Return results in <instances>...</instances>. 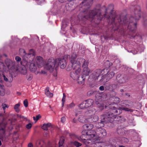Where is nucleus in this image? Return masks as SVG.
<instances>
[{
	"instance_id": "nucleus-30",
	"label": "nucleus",
	"mask_w": 147,
	"mask_h": 147,
	"mask_svg": "<svg viewBox=\"0 0 147 147\" xmlns=\"http://www.w3.org/2000/svg\"><path fill=\"white\" fill-rule=\"evenodd\" d=\"M23 67L20 68V71L22 74L25 75L27 73V71L25 67V65Z\"/></svg>"
},
{
	"instance_id": "nucleus-27",
	"label": "nucleus",
	"mask_w": 147,
	"mask_h": 147,
	"mask_svg": "<svg viewBox=\"0 0 147 147\" xmlns=\"http://www.w3.org/2000/svg\"><path fill=\"white\" fill-rule=\"evenodd\" d=\"M86 106V103H85L84 101L79 105L78 107L81 109H84L87 108Z\"/></svg>"
},
{
	"instance_id": "nucleus-43",
	"label": "nucleus",
	"mask_w": 147,
	"mask_h": 147,
	"mask_svg": "<svg viewBox=\"0 0 147 147\" xmlns=\"http://www.w3.org/2000/svg\"><path fill=\"white\" fill-rule=\"evenodd\" d=\"M8 82H11L13 80L12 76L11 75H10L8 77L7 76Z\"/></svg>"
},
{
	"instance_id": "nucleus-21",
	"label": "nucleus",
	"mask_w": 147,
	"mask_h": 147,
	"mask_svg": "<svg viewBox=\"0 0 147 147\" xmlns=\"http://www.w3.org/2000/svg\"><path fill=\"white\" fill-rule=\"evenodd\" d=\"M84 101L87 108L92 106L94 102L93 100L91 99H88L84 100Z\"/></svg>"
},
{
	"instance_id": "nucleus-20",
	"label": "nucleus",
	"mask_w": 147,
	"mask_h": 147,
	"mask_svg": "<svg viewBox=\"0 0 147 147\" xmlns=\"http://www.w3.org/2000/svg\"><path fill=\"white\" fill-rule=\"evenodd\" d=\"M99 119V117L97 116L90 117H88V122L92 123L96 122Z\"/></svg>"
},
{
	"instance_id": "nucleus-37",
	"label": "nucleus",
	"mask_w": 147,
	"mask_h": 147,
	"mask_svg": "<svg viewBox=\"0 0 147 147\" xmlns=\"http://www.w3.org/2000/svg\"><path fill=\"white\" fill-rule=\"evenodd\" d=\"M41 117V115L40 114H39L37 115H36V117H33V119L36 122Z\"/></svg>"
},
{
	"instance_id": "nucleus-10",
	"label": "nucleus",
	"mask_w": 147,
	"mask_h": 147,
	"mask_svg": "<svg viewBox=\"0 0 147 147\" xmlns=\"http://www.w3.org/2000/svg\"><path fill=\"white\" fill-rule=\"evenodd\" d=\"M23 65H26L29 68L30 71L32 72H35L37 68L36 64L34 59L31 60L28 59L21 63Z\"/></svg>"
},
{
	"instance_id": "nucleus-63",
	"label": "nucleus",
	"mask_w": 147,
	"mask_h": 147,
	"mask_svg": "<svg viewBox=\"0 0 147 147\" xmlns=\"http://www.w3.org/2000/svg\"><path fill=\"white\" fill-rule=\"evenodd\" d=\"M70 57V56H69V55H67V57Z\"/></svg>"
},
{
	"instance_id": "nucleus-22",
	"label": "nucleus",
	"mask_w": 147,
	"mask_h": 147,
	"mask_svg": "<svg viewBox=\"0 0 147 147\" xmlns=\"http://www.w3.org/2000/svg\"><path fill=\"white\" fill-rule=\"evenodd\" d=\"M83 127L84 129L89 130L92 129L94 127V125L91 124H87L84 125Z\"/></svg>"
},
{
	"instance_id": "nucleus-51",
	"label": "nucleus",
	"mask_w": 147,
	"mask_h": 147,
	"mask_svg": "<svg viewBox=\"0 0 147 147\" xmlns=\"http://www.w3.org/2000/svg\"><path fill=\"white\" fill-rule=\"evenodd\" d=\"M143 50H144V49H142V51H135L134 53H133L134 54H136L137 53H138V52H139V53H141L143 51Z\"/></svg>"
},
{
	"instance_id": "nucleus-18",
	"label": "nucleus",
	"mask_w": 147,
	"mask_h": 147,
	"mask_svg": "<svg viewBox=\"0 0 147 147\" xmlns=\"http://www.w3.org/2000/svg\"><path fill=\"white\" fill-rule=\"evenodd\" d=\"M78 119L80 122L82 123L88 122V117H86L85 113L84 115H80Z\"/></svg>"
},
{
	"instance_id": "nucleus-17",
	"label": "nucleus",
	"mask_w": 147,
	"mask_h": 147,
	"mask_svg": "<svg viewBox=\"0 0 147 147\" xmlns=\"http://www.w3.org/2000/svg\"><path fill=\"white\" fill-rule=\"evenodd\" d=\"M36 64L38 68H40L42 67L44 64L43 58L40 56H37L36 58Z\"/></svg>"
},
{
	"instance_id": "nucleus-52",
	"label": "nucleus",
	"mask_w": 147,
	"mask_h": 147,
	"mask_svg": "<svg viewBox=\"0 0 147 147\" xmlns=\"http://www.w3.org/2000/svg\"><path fill=\"white\" fill-rule=\"evenodd\" d=\"M81 111L77 110L76 111V116H77V115L80 114H81Z\"/></svg>"
},
{
	"instance_id": "nucleus-35",
	"label": "nucleus",
	"mask_w": 147,
	"mask_h": 147,
	"mask_svg": "<svg viewBox=\"0 0 147 147\" xmlns=\"http://www.w3.org/2000/svg\"><path fill=\"white\" fill-rule=\"evenodd\" d=\"M20 106V104L19 103L15 105L14 106V109L18 113L19 111V107Z\"/></svg>"
},
{
	"instance_id": "nucleus-31",
	"label": "nucleus",
	"mask_w": 147,
	"mask_h": 147,
	"mask_svg": "<svg viewBox=\"0 0 147 147\" xmlns=\"http://www.w3.org/2000/svg\"><path fill=\"white\" fill-rule=\"evenodd\" d=\"M2 77L3 78L4 80L5 81L8 82L7 77H6L5 75L3 74L2 75H1V74L0 75V82H3Z\"/></svg>"
},
{
	"instance_id": "nucleus-12",
	"label": "nucleus",
	"mask_w": 147,
	"mask_h": 147,
	"mask_svg": "<svg viewBox=\"0 0 147 147\" xmlns=\"http://www.w3.org/2000/svg\"><path fill=\"white\" fill-rule=\"evenodd\" d=\"M102 96V94L99 93H97L95 95L96 103L97 107L101 110H102L104 108V105L101 102V98Z\"/></svg>"
},
{
	"instance_id": "nucleus-38",
	"label": "nucleus",
	"mask_w": 147,
	"mask_h": 147,
	"mask_svg": "<svg viewBox=\"0 0 147 147\" xmlns=\"http://www.w3.org/2000/svg\"><path fill=\"white\" fill-rule=\"evenodd\" d=\"M110 85H107V86L105 87V89L107 90H113V88Z\"/></svg>"
},
{
	"instance_id": "nucleus-5",
	"label": "nucleus",
	"mask_w": 147,
	"mask_h": 147,
	"mask_svg": "<svg viewBox=\"0 0 147 147\" xmlns=\"http://www.w3.org/2000/svg\"><path fill=\"white\" fill-rule=\"evenodd\" d=\"M66 65V61L64 58H57L55 59L53 58L49 59L45 65V68L51 72L55 68L56 70L59 65L61 69L64 68Z\"/></svg>"
},
{
	"instance_id": "nucleus-46",
	"label": "nucleus",
	"mask_w": 147,
	"mask_h": 147,
	"mask_svg": "<svg viewBox=\"0 0 147 147\" xmlns=\"http://www.w3.org/2000/svg\"><path fill=\"white\" fill-rule=\"evenodd\" d=\"M15 60L18 63H19L21 61V59L19 56H16L15 57Z\"/></svg>"
},
{
	"instance_id": "nucleus-6",
	"label": "nucleus",
	"mask_w": 147,
	"mask_h": 147,
	"mask_svg": "<svg viewBox=\"0 0 147 147\" xmlns=\"http://www.w3.org/2000/svg\"><path fill=\"white\" fill-rule=\"evenodd\" d=\"M111 99L114 101L113 103H111L109 102L107 103L106 105H105V108L108 109H109L112 111H113V112L116 114V115L119 114L121 113V110H123L125 111H129L132 112L133 110L131 109L128 108L127 107H122L119 109H117L115 106L114 105V104L119 103L120 102V98L117 97L113 96L111 97Z\"/></svg>"
},
{
	"instance_id": "nucleus-39",
	"label": "nucleus",
	"mask_w": 147,
	"mask_h": 147,
	"mask_svg": "<svg viewBox=\"0 0 147 147\" xmlns=\"http://www.w3.org/2000/svg\"><path fill=\"white\" fill-rule=\"evenodd\" d=\"M121 140L123 142L127 143L129 142V140L126 138H122Z\"/></svg>"
},
{
	"instance_id": "nucleus-33",
	"label": "nucleus",
	"mask_w": 147,
	"mask_h": 147,
	"mask_svg": "<svg viewBox=\"0 0 147 147\" xmlns=\"http://www.w3.org/2000/svg\"><path fill=\"white\" fill-rule=\"evenodd\" d=\"M1 107L4 110V113L5 112V109L6 108H8L9 107L8 105H7L5 103H2L1 105Z\"/></svg>"
},
{
	"instance_id": "nucleus-42",
	"label": "nucleus",
	"mask_w": 147,
	"mask_h": 147,
	"mask_svg": "<svg viewBox=\"0 0 147 147\" xmlns=\"http://www.w3.org/2000/svg\"><path fill=\"white\" fill-rule=\"evenodd\" d=\"M37 1V3L39 5H41L44 2V0H35Z\"/></svg>"
},
{
	"instance_id": "nucleus-34",
	"label": "nucleus",
	"mask_w": 147,
	"mask_h": 147,
	"mask_svg": "<svg viewBox=\"0 0 147 147\" xmlns=\"http://www.w3.org/2000/svg\"><path fill=\"white\" fill-rule=\"evenodd\" d=\"M76 147H79L82 145V144L77 141H74L71 142Z\"/></svg>"
},
{
	"instance_id": "nucleus-55",
	"label": "nucleus",
	"mask_w": 147,
	"mask_h": 147,
	"mask_svg": "<svg viewBox=\"0 0 147 147\" xmlns=\"http://www.w3.org/2000/svg\"><path fill=\"white\" fill-rule=\"evenodd\" d=\"M33 145L31 143H29L28 145V147H32Z\"/></svg>"
},
{
	"instance_id": "nucleus-24",
	"label": "nucleus",
	"mask_w": 147,
	"mask_h": 147,
	"mask_svg": "<svg viewBox=\"0 0 147 147\" xmlns=\"http://www.w3.org/2000/svg\"><path fill=\"white\" fill-rule=\"evenodd\" d=\"M85 79V76H83L81 75L80 76H79L78 78L77 79L78 80V83L79 84H82L84 82Z\"/></svg>"
},
{
	"instance_id": "nucleus-56",
	"label": "nucleus",
	"mask_w": 147,
	"mask_h": 147,
	"mask_svg": "<svg viewBox=\"0 0 147 147\" xmlns=\"http://www.w3.org/2000/svg\"><path fill=\"white\" fill-rule=\"evenodd\" d=\"M41 73L42 74H45L46 73V71L45 70V71H41Z\"/></svg>"
},
{
	"instance_id": "nucleus-49",
	"label": "nucleus",
	"mask_w": 147,
	"mask_h": 147,
	"mask_svg": "<svg viewBox=\"0 0 147 147\" xmlns=\"http://www.w3.org/2000/svg\"><path fill=\"white\" fill-rule=\"evenodd\" d=\"M111 85L112 86L113 90L115 89L117 85L115 84H111Z\"/></svg>"
},
{
	"instance_id": "nucleus-7",
	"label": "nucleus",
	"mask_w": 147,
	"mask_h": 147,
	"mask_svg": "<svg viewBox=\"0 0 147 147\" xmlns=\"http://www.w3.org/2000/svg\"><path fill=\"white\" fill-rule=\"evenodd\" d=\"M115 117V115L111 111L106 112L101 116V121L100 123H96V127L97 128V129L100 127V125H102L101 123H107L108 122H111L114 118Z\"/></svg>"
},
{
	"instance_id": "nucleus-45",
	"label": "nucleus",
	"mask_w": 147,
	"mask_h": 147,
	"mask_svg": "<svg viewBox=\"0 0 147 147\" xmlns=\"http://www.w3.org/2000/svg\"><path fill=\"white\" fill-rule=\"evenodd\" d=\"M33 77L32 75V74H30L29 75L27 76V78L28 80H31Z\"/></svg>"
},
{
	"instance_id": "nucleus-25",
	"label": "nucleus",
	"mask_w": 147,
	"mask_h": 147,
	"mask_svg": "<svg viewBox=\"0 0 147 147\" xmlns=\"http://www.w3.org/2000/svg\"><path fill=\"white\" fill-rule=\"evenodd\" d=\"M45 93L46 95L49 97H52L53 94L52 93H51L49 91V88L47 87L45 90Z\"/></svg>"
},
{
	"instance_id": "nucleus-26",
	"label": "nucleus",
	"mask_w": 147,
	"mask_h": 147,
	"mask_svg": "<svg viewBox=\"0 0 147 147\" xmlns=\"http://www.w3.org/2000/svg\"><path fill=\"white\" fill-rule=\"evenodd\" d=\"M92 1L93 0H84L82 2V3L85 5L90 6L92 4Z\"/></svg>"
},
{
	"instance_id": "nucleus-53",
	"label": "nucleus",
	"mask_w": 147,
	"mask_h": 147,
	"mask_svg": "<svg viewBox=\"0 0 147 147\" xmlns=\"http://www.w3.org/2000/svg\"><path fill=\"white\" fill-rule=\"evenodd\" d=\"M75 106V104L73 102L70 104L69 106V107L70 108H71Z\"/></svg>"
},
{
	"instance_id": "nucleus-1",
	"label": "nucleus",
	"mask_w": 147,
	"mask_h": 147,
	"mask_svg": "<svg viewBox=\"0 0 147 147\" xmlns=\"http://www.w3.org/2000/svg\"><path fill=\"white\" fill-rule=\"evenodd\" d=\"M134 13L135 18L133 17H131L129 18V22H126L125 17L123 21L122 20L121 16L119 15H117L115 14H111L110 16H107V11L108 9H106V13L104 17L107 18L109 20V22L111 24L112 28L114 30H118L119 26L123 24L127 27L128 29L132 31L135 30L136 28V21L138 20L140 17V7L139 5H136L134 7Z\"/></svg>"
},
{
	"instance_id": "nucleus-16",
	"label": "nucleus",
	"mask_w": 147,
	"mask_h": 147,
	"mask_svg": "<svg viewBox=\"0 0 147 147\" xmlns=\"http://www.w3.org/2000/svg\"><path fill=\"white\" fill-rule=\"evenodd\" d=\"M26 59L33 60L34 57V51L33 49H30L29 51V53H26Z\"/></svg>"
},
{
	"instance_id": "nucleus-15",
	"label": "nucleus",
	"mask_w": 147,
	"mask_h": 147,
	"mask_svg": "<svg viewBox=\"0 0 147 147\" xmlns=\"http://www.w3.org/2000/svg\"><path fill=\"white\" fill-rule=\"evenodd\" d=\"M116 79L117 82L121 84L125 83L127 81L125 76L120 74H118L117 75Z\"/></svg>"
},
{
	"instance_id": "nucleus-64",
	"label": "nucleus",
	"mask_w": 147,
	"mask_h": 147,
	"mask_svg": "<svg viewBox=\"0 0 147 147\" xmlns=\"http://www.w3.org/2000/svg\"><path fill=\"white\" fill-rule=\"evenodd\" d=\"M118 60L115 61V62H116V61H117Z\"/></svg>"
},
{
	"instance_id": "nucleus-9",
	"label": "nucleus",
	"mask_w": 147,
	"mask_h": 147,
	"mask_svg": "<svg viewBox=\"0 0 147 147\" xmlns=\"http://www.w3.org/2000/svg\"><path fill=\"white\" fill-rule=\"evenodd\" d=\"M76 61L77 64H80V68L81 65L82 64V66L83 69L82 75L85 76H88L90 73V69L88 67V62L86 61L84 59L82 58H78Z\"/></svg>"
},
{
	"instance_id": "nucleus-32",
	"label": "nucleus",
	"mask_w": 147,
	"mask_h": 147,
	"mask_svg": "<svg viewBox=\"0 0 147 147\" xmlns=\"http://www.w3.org/2000/svg\"><path fill=\"white\" fill-rule=\"evenodd\" d=\"M64 141V139L63 137H61L59 142V147H63V144Z\"/></svg>"
},
{
	"instance_id": "nucleus-48",
	"label": "nucleus",
	"mask_w": 147,
	"mask_h": 147,
	"mask_svg": "<svg viewBox=\"0 0 147 147\" xmlns=\"http://www.w3.org/2000/svg\"><path fill=\"white\" fill-rule=\"evenodd\" d=\"M32 125L30 123H29L26 126V127L27 128L29 129L32 127Z\"/></svg>"
},
{
	"instance_id": "nucleus-59",
	"label": "nucleus",
	"mask_w": 147,
	"mask_h": 147,
	"mask_svg": "<svg viewBox=\"0 0 147 147\" xmlns=\"http://www.w3.org/2000/svg\"><path fill=\"white\" fill-rule=\"evenodd\" d=\"M77 120L75 119H74L73 120V122L74 123H76Z\"/></svg>"
},
{
	"instance_id": "nucleus-8",
	"label": "nucleus",
	"mask_w": 147,
	"mask_h": 147,
	"mask_svg": "<svg viewBox=\"0 0 147 147\" xmlns=\"http://www.w3.org/2000/svg\"><path fill=\"white\" fill-rule=\"evenodd\" d=\"M5 66L2 61L0 59V71H8L9 69L12 70L15 67V62L7 59L5 61Z\"/></svg>"
},
{
	"instance_id": "nucleus-4",
	"label": "nucleus",
	"mask_w": 147,
	"mask_h": 147,
	"mask_svg": "<svg viewBox=\"0 0 147 147\" xmlns=\"http://www.w3.org/2000/svg\"><path fill=\"white\" fill-rule=\"evenodd\" d=\"M77 57L75 53H72L70 59L71 64L68 65L66 69L67 71H69L72 69L76 70L75 71L71 72L70 74V77L74 80H77L78 78L81 71L80 64H77L76 60Z\"/></svg>"
},
{
	"instance_id": "nucleus-11",
	"label": "nucleus",
	"mask_w": 147,
	"mask_h": 147,
	"mask_svg": "<svg viewBox=\"0 0 147 147\" xmlns=\"http://www.w3.org/2000/svg\"><path fill=\"white\" fill-rule=\"evenodd\" d=\"M103 71V70L100 69L95 70L90 75L88 79V81L92 82V83L94 82L96 80L98 79Z\"/></svg>"
},
{
	"instance_id": "nucleus-54",
	"label": "nucleus",
	"mask_w": 147,
	"mask_h": 147,
	"mask_svg": "<svg viewBox=\"0 0 147 147\" xmlns=\"http://www.w3.org/2000/svg\"><path fill=\"white\" fill-rule=\"evenodd\" d=\"M99 89L101 91H103L104 90V87L103 86H101L99 87Z\"/></svg>"
},
{
	"instance_id": "nucleus-23",
	"label": "nucleus",
	"mask_w": 147,
	"mask_h": 147,
	"mask_svg": "<svg viewBox=\"0 0 147 147\" xmlns=\"http://www.w3.org/2000/svg\"><path fill=\"white\" fill-rule=\"evenodd\" d=\"M6 124L4 122L0 123V130L2 131V133L4 134L5 132V128L6 127Z\"/></svg>"
},
{
	"instance_id": "nucleus-62",
	"label": "nucleus",
	"mask_w": 147,
	"mask_h": 147,
	"mask_svg": "<svg viewBox=\"0 0 147 147\" xmlns=\"http://www.w3.org/2000/svg\"><path fill=\"white\" fill-rule=\"evenodd\" d=\"M2 145V143L1 140H0V146H1Z\"/></svg>"
},
{
	"instance_id": "nucleus-3",
	"label": "nucleus",
	"mask_w": 147,
	"mask_h": 147,
	"mask_svg": "<svg viewBox=\"0 0 147 147\" xmlns=\"http://www.w3.org/2000/svg\"><path fill=\"white\" fill-rule=\"evenodd\" d=\"M102 125H100V127L97 129L95 134H88L87 133H86V135L84 136L86 139L83 138V136H80V138L81 140H83V142L85 144L87 145L88 144H93V143L96 140L99 139L100 137L105 136H106L107 133L106 130L101 128L104 126V124L103 123H101Z\"/></svg>"
},
{
	"instance_id": "nucleus-41",
	"label": "nucleus",
	"mask_w": 147,
	"mask_h": 147,
	"mask_svg": "<svg viewBox=\"0 0 147 147\" xmlns=\"http://www.w3.org/2000/svg\"><path fill=\"white\" fill-rule=\"evenodd\" d=\"M66 26L67 24H65V22L64 21H63L62 23L61 29L63 30H64L63 29H64Z\"/></svg>"
},
{
	"instance_id": "nucleus-36",
	"label": "nucleus",
	"mask_w": 147,
	"mask_h": 147,
	"mask_svg": "<svg viewBox=\"0 0 147 147\" xmlns=\"http://www.w3.org/2000/svg\"><path fill=\"white\" fill-rule=\"evenodd\" d=\"M66 98V96L65 95V94L64 93H63V98H62V100H61L62 102V107H63L64 105V104L65 102V100Z\"/></svg>"
},
{
	"instance_id": "nucleus-44",
	"label": "nucleus",
	"mask_w": 147,
	"mask_h": 147,
	"mask_svg": "<svg viewBox=\"0 0 147 147\" xmlns=\"http://www.w3.org/2000/svg\"><path fill=\"white\" fill-rule=\"evenodd\" d=\"M94 92L92 90H90L88 91L87 93V95L88 96H90L92 95Z\"/></svg>"
},
{
	"instance_id": "nucleus-61",
	"label": "nucleus",
	"mask_w": 147,
	"mask_h": 147,
	"mask_svg": "<svg viewBox=\"0 0 147 147\" xmlns=\"http://www.w3.org/2000/svg\"><path fill=\"white\" fill-rule=\"evenodd\" d=\"M53 75L55 77H56L57 76V74H53Z\"/></svg>"
},
{
	"instance_id": "nucleus-40",
	"label": "nucleus",
	"mask_w": 147,
	"mask_h": 147,
	"mask_svg": "<svg viewBox=\"0 0 147 147\" xmlns=\"http://www.w3.org/2000/svg\"><path fill=\"white\" fill-rule=\"evenodd\" d=\"M117 132L118 134H120L123 132V129L122 128H117Z\"/></svg>"
},
{
	"instance_id": "nucleus-19",
	"label": "nucleus",
	"mask_w": 147,
	"mask_h": 147,
	"mask_svg": "<svg viewBox=\"0 0 147 147\" xmlns=\"http://www.w3.org/2000/svg\"><path fill=\"white\" fill-rule=\"evenodd\" d=\"M19 52L20 54L22 56L23 60L21 62V63L22 62H24V61L27 60L26 59V53L25 51L24 50L22 49H19Z\"/></svg>"
},
{
	"instance_id": "nucleus-29",
	"label": "nucleus",
	"mask_w": 147,
	"mask_h": 147,
	"mask_svg": "<svg viewBox=\"0 0 147 147\" xmlns=\"http://www.w3.org/2000/svg\"><path fill=\"white\" fill-rule=\"evenodd\" d=\"M5 92L4 86L0 84V95L3 96L5 95Z\"/></svg>"
},
{
	"instance_id": "nucleus-13",
	"label": "nucleus",
	"mask_w": 147,
	"mask_h": 147,
	"mask_svg": "<svg viewBox=\"0 0 147 147\" xmlns=\"http://www.w3.org/2000/svg\"><path fill=\"white\" fill-rule=\"evenodd\" d=\"M115 73L113 71H110L108 72L105 75H103L99 81L106 82L108 81L109 80L113 78L115 75Z\"/></svg>"
},
{
	"instance_id": "nucleus-60",
	"label": "nucleus",
	"mask_w": 147,
	"mask_h": 147,
	"mask_svg": "<svg viewBox=\"0 0 147 147\" xmlns=\"http://www.w3.org/2000/svg\"><path fill=\"white\" fill-rule=\"evenodd\" d=\"M120 91L121 92H123V91H124L123 90V89H121V90H120Z\"/></svg>"
},
{
	"instance_id": "nucleus-47",
	"label": "nucleus",
	"mask_w": 147,
	"mask_h": 147,
	"mask_svg": "<svg viewBox=\"0 0 147 147\" xmlns=\"http://www.w3.org/2000/svg\"><path fill=\"white\" fill-rule=\"evenodd\" d=\"M24 106L26 107L28 106V101L27 99H25L24 101Z\"/></svg>"
},
{
	"instance_id": "nucleus-50",
	"label": "nucleus",
	"mask_w": 147,
	"mask_h": 147,
	"mask_svg": "<svg viewBox=\"0 0 147 147\" xmlns=\"http://www.w3.org/2000/svg\"><path fill=\"white\" fill-rule=\"evenodd\" d=\"M65 121V118L64 117H62L61 119V121L63 123H64Z\"/></svg>"
},
{
	"instance_id": "nucleus-58",
	"label": "nucleus",
	"mask_w": 147,
	"mask_h": 147,
	"mask_svg": "<svg viewBox=\"0 0 147 147\" xmlns=\"http://www.w3.org/2000/svg\"><path fill=\"white\" fill-rule=\"evenodd\" d=\"M112 94L114 95H116V92H115L114 91L112 92Z\"/></svg>"
},
{
	"instance_id": "nucleus-2",
	"label": "nucleus",
	"mask_w": 147,
	"mask_h": 147,
	"mask_svg": "<svg viewBox=\"0 0 147 147\" xmlns=\"http://www.w3.org/2000/svg\"><path fill=\"white\" fill-rule=\"evenodd\" d=\"M82 13L83 14L82 16H81V14H80L78 16L80 20H84V19H90V20L91 19L92 22H94L97 24L98 23L96 22L95 20L97 19L98 21H99L101 20L103 18V16L101 13L100 5H99L97 6L93 10L86 9Z\"/></svg>"
},
{
	"instance_id": "nucleus-57",
	"label": "nucleus",
	"mask_w": 147,
	"mask_h": 147,
	"mask_svg": "<svg viewBox=\"0 0 147 147\" xmlns=\"http://www.w3.org/2000/svg\"><path fill=\"white\" fill-rule=\"evenodd\" d=\"M61 3H62L65 1L67 0H59Z\"/></svg>"
},
{
	"instance_id": "nucleus-14",
	"label": "nucleus",
	"mask_w": 147,
	"mask_h": 147,
	"mask_svg": "<svg viewBox=\"0 0 147 147\" xmlns=\"http://www.w3.org/2000/svg\"><path fill=\"white\" fill-rule=\"evenodd\" d=\"M96 111V109L93 108H89L87 111L85 113V115L86 117H89L91 116L94 115Z\"/></svg>"
},
{
	"instance_id": "nucleus-28",
	"label": "nucleus",
	"mask_w": 147,
	"mask_h": 147,
	"mask_svg": "<svg viewBox=\"0 0 147 147\" xmlns=\"http://www.w3.org/2000/svg\"><path fill=\"white\" fill-rule=\"evenodd\" d=\"M51 126V124L50 123H44L42 127V128L45 130H48V128L50 127Z\"/></svg>"
}]
</instances>
